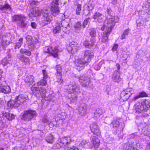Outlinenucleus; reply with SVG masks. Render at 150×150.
Instances as JSON below:
<instances>
[{
	"label": "nucleus",
	"instance_id": "obj_1",
	"mask_svg": "<svg viewBox=\"0 0 150 150\" xmlns=\"http://www.w3.org/2000/svg\"><path fill=\"white\" fill-rule=\"evenodd\" d=\"M94 54L92 50L86 51L84 52L83 58L76 60L75 64L76 66L82 67L88 65L93 57Z\"/></svg>",
	"mask_w": 150,
	"mask_h": 150
},
{
	"label": "nucleus",
	"instance_id": "obj_2",
	"mask_svg": "<svg viewBox=\"0 0 150 150\" xmlns=\"http://www.w3.org/2000/svg\"><path fill=\"white\" fill-rule=\"evenodd\" d=\"M135 110L138 113L146 111L150 108V100L143 99L141 102H137L135 104Z\"/></svg>",
	"mask_w": 150,
	"mask_h": 150
},
{
	"label": "nucleus",
	"instance_id": "obj_3",
	"mask_svg": "<svg viewBox=\"0 0 150 150\" xmlns=\"http://www.w3.org/2000/svg\"><path fill=\"white\" fill-rule=\"evenodd\" d=\"M28 98V96L23 94L19 95L16 98V101L11 100L8 103V106L11 108H16L19 106L21 103H23Z\"/></svg>",
	"mask_w": 150,
	"mask_h": 150
},
{
	"label": "nucleus",
	"instance_id": "obj_4",
	"mask_svg": "<svg viewBox=\"0 0 150 150\" xmlns=\"http://www.w3.org/2000/svg\"><path fill=\"white\" fill-rule=\"evenodd\" d=\"M114 19L113 18L110 19L108 21L106 25L107 32L103 34V36L102 41L105 42L108 41V37L109 33L113 28L115 25V23L114 22Z\"/></svg>",
	"mask_w": 150,
	"mask_h": 150
},
{
	"label": "nucleus",
	"instance_id": "obj_5",
	"mask_svg": "<svg viewBox=\"0 0 150 150\" xmlns=\"http://www.w3.org/2000/svg\"><path fill=\"white\" fill-rule=\"evenodd\" d=\"M35 9L38 16H40L41 14L42 13L43 21L45 24H48L52 20V17L48 13L47 10H45V11L43 13V11L42 9H40L38 8H35Z\"/></svg>",
	"mask_w": 150,
	"mask_h": 150
},
{
	"label": "nucleus",
	"instance_id": "obj_6",
	"mask_svg": "<svg viewBox=\"0 0 150 150\" xmlns=\"http://www.w3.org/2000/svg\"><path fill=\"white\" fill-rule=\"evenodd\" d=\"M37 113L35 111L31 109H29L25 111L22 115L21 119L25 121H30L37 116Z\"/></svg>",
	"mask_w": 150,
	"mask_h": 150
},
{
	"label": "nucleus",
	"instance_id": "obj_7",
	"mask_svg": "<svg viewBox=\"0 0 150 150\" xmlns=\"http://www.w3.org/2000/svg\"><path fill=\"white\" fill-rule=\"evenodd\" d=\"M31 90L35 95L38 97H44L46 92V90L45 88L42 87L36 86L35 85H33Z\"/></svg>",
	"mask_w": 150,
	"mask_h": 150
},
{
	"label": "nucleus",
	"instance_id": "obj_8",
	"mask_svg": "<svg viewBox=\"0 0 150 150\" xmlns=\"http://www.w3.org/2000/svg\"><path fill=\"white\" fill-rule=\"evenodd\" d=\"M20 53L17 55V58L22 62L27 63L29 61V59L25 56L23 54H25L28 56H30L31 54V52L30 50L25 49L21 48L20 50Z\"/></svg>",
	"mask_w": 150,
	"mask_h": 150
},
{
	"label": "nucleus",
	"instance_id": "obj_9",
	"mask_svg": "<svg viewBox=\"0 0 150 150\" xmlns=\"http://www.w3.org/2000/svg\"><path fill=\"white\" fill-rule=\"evenodd\" d=\"M67 90L70 93H79L81 88L77 83L74 81H71L68 85Z\"/></svg>",
	"mask_w": 150,
	"mask_h": 150
},
{
	"label": "nucleus",
	"instance_id": "obj_10",
	"mask_svg": "<svg viewBox=\"0 0 150 150\" xmlns=\"http://www.w3.org/2000/svg\"><path fill=\"white\" fill-rule=\"evenodd\" d=\"M78 78L81 85L83 87H88L91 83L90 79L88 76L82 75H80Z\"/></svg>",
	"mask_w": 150,
	"mask_h": 150
},
{
	"label": "nucleus",
	"instance_id": "obj_11",
	"mask_svg": "<svg viewBox=\"0 0 150 150\" xmlns=\"http://www.w3.org/2000/svg\"><path fill=\"white\" fill-rule=\"evenodd\" d=\"M132 90H125L122 91L120 94L121 98L123 101L127 100L129 98L131 95L132 94Z\"/></svg>",
	"mask_w": 150,
	"mask_h": 150
},
{
	"label": "nucleus",
	"instance_id": "obj_12",
	"mask_svg": "<svg viewBox=\"0 0 150 150\" xmlns=\"http://www.w3.org/2000/svg\"><path fill=\"white\" fill-rule=\"evenodd\" d=\"M91 130L92 133L96 135L100 134L99 127L96 122H94L90 125Z\"/></svg>",
	"mask_w": 150,
	"mask_h": 150
},
{
	"label": "nucleus",
	"instance_id": "obj_13",
	"mask_svg": "<svg viewBox=\"0 0 150 150\" xmlns=\"http://www.w3.org/2000/svg\"><path fill=\"white\" fill-rule=\"evenodd\" d=\"M142 18H140L137 21L136 23L138 27H140L143 25L144 23V21H148L149 20L148 14L147 13L144 15V16H142Z\"/></svg>",
	"mask_w": 150,
	"mask_h": 150
},
{
	"label": "nucleus",
	"instance_id": "obj_14",
	"mask_svg": "<svg viewBox=\"0 0 150 150\" xmlns=\"http://www.w3.org/2000/svg\"><path fill=\"white\" fill-rule=\"evenodd\" d=\"M69 45L70 46H69L67 48L68 51L69 52L71 51L73 53H75L77 51L79 47L78 46V44L76 42H72Z\"/></svg>",
	"mask_w": 150,
	"mask_h": 150
},
{
	"label": "nucleus",
	"instance_id": "obj_15",
	"mask_svg": "<svg viewBox=\"0 0 150 150\" xmlns=\"http://www.w3.org/2000/svg\"><path fill=\"white\" fill-rule=\"evenodd\" d=\"M141 132L144 135L146 136L150 139V126L145 124L142 129Z\"/></svg>",
	"mask_w": 150,
	"mask_h": 150
},
{
	"label": "nucleus",
	"instance_id": "obj_16",
	"mask_svg": "<svg viewBox=\"0 0 150 150\" xmlns=\"http://www.w3.org/2000/svg\"><path fill=\"white\" fill-rule=\"evenodd\" d=\"M138 145L139 144L135 142L129 143L126 144V147L125 148V150H136Z\"/></svg>",
	"mask_w": 150,
	"mask_h": 150
},
{
	"label": "nucleus",
	"instance_id": "obj_17",
	"mask_svg": "<svg viewBox=\"0 0 150 150\" xmlns=\"http://www.w3.org/2000/svg\"><path fill=\"white\" fill-rule=\"evenodd\" d=\"M58 142L62 144V146L63 145H64L65 146H66L67 147L69 146V145L71 144V140L69 137H64L58 140Z\"/></svg>",
	"mask_w": 150,
	"mask_h": 150
},
{
	"label": "nucleus",
	"instance_id": "obj_18",
	"mask_svg": "<svg viewBox=\"0 0 150 150\" xmlns=\"http://www.w3.org/2000/svg\"><path fill=\"white\" fill-rule=\"evenodd\" d=\"M4 82H0V92L6 93L9 92L11 91L10 87L4 85Z\"/></svg>",
	"mask_w": 150,
	"mask_h": 150
},
{
	"label": "nucleus",
	"instance_id": "obj_19",
	"mask_svg": "<svg viewBox=\"0 0 150 150\" xmlns=\"http://www.w3.org/2000/svg\"><path fill=\"white\" fill-rule=\"evenodd\" d=\"M61 25L63 27L62 30L63 32L67 33V32H69L70 29L69 23L64 20L62 21Z\"/></svg>",
	"mask_w": 150,
	"mask_h": 150
},
{
	"label": "nucleus",
	"instance_id": "obj_20",
	"mask_svg": "<svg viewBox=\"0 0 150 150\" xmlns=\"http://www.w3.org/2000/svg\"><path fill=\"white\" fill-rule=\"evenodd\" d=\"M59 7L53 4H51L50 9L53 16H56L59 13Z\"/></svg>",
	"mask_w": 150,
	"mask_h": 150
},
{
	"label": "nucleus",
	"instance_id": "obj_21",
	"mask_svg": "<svg viewBox=\"0 0 150 150\" xmlns=\"http://www.w3.org/2000/svg\"><path fill=\"white\" fill-rule=\"evenodd\" d=\"M96 40L95 39H90V41L86 40L83 43V45L85 47L90 48L93 47L95 43Z\"/></svg>",
	"mask_w": 150,
	"mask_h": 150
},
{
	"label": "nucleus",
	"instance_id": "obj_22",
	"mask_svg": "<svg viewBox=\"0 0 150 150\" xmlns=\"http://www.w3.org/2000/svg\"><path fill=\"white\" fill-rule=\"evenodd\" d=\"M103 16L102 13L96 12L93 16V18L95 20H97L98 22L101 23L103 21L102 17Z\"/></svg>",
	"mask_w": 150,
	"mask_h": 150
},
{
	"label": "nucleus",
	"instance_id": "obj_23",
	"mask_svg": "<svg viewBox=\"0 0 150 150\" xmlns=\"http://www.w3.org/2000/svg\"><path fill=\"white\" fill-rule=\"evenodd\" d=\"M113 81L116 82H118L120 81L121 78L120 77V73L118 71H115L112 77Z\"/></svg>",
	"mask_w": 150,
	"mask_h": 150
},
{
	"label": "nucleus",
	"instance_id": "obj_24",
	"mask_svg": "<svg viewBox=\"0 0 150 150\" xmlns=\"http://www.w3.org/2000/svg\"><path fill=\"white\" fill-rule=\"evenodd\" d=\"M79 112L81 115H84L86 114V105L85 103H82L80 104L79 107Z\"/></svg>",
	"mask_w": 150,
	"mask_h": 150
},
{
	"label": "nucleus",
	"instance_id": "obj_25",
	"mask_svg": "<svg viewBox=\"0 0 150 150\" xmlns=\"http://www.w3.org/2000/svg\"><path fill=\"white\" fill-rule=\"evenodd\" d=\"M34 77L33 75H28L25 78L24 81L25 82L28 83V85H31L34 82Z\"/></svg>",
	"mask_w": 150,
	"mask_h": 150
},
{
	"label": "nucleus",
	"instance_id": "obj_26",
	"mask_svg": "<svg viewBox=\"0 0 150 150\" xmlns=\"http://www.w3.org/2000/svg\"><path fill=\"white\" fill-rule=\"evenodd\" d=\"M26 18L25 16L21 21L18 23V26L23 28H25L27 25L28 22L26 21Z\"/></svg>",
	"mask_w": 150,
	"mask_h": 150
},
{
	"label": "nucleus",
	"instance_id": "obj_27",
	"mask_svg": "<svg viewBox=\"0 0 150 150\" xmlns=\"http://www.w3.org/2000/svg\"><path fill=\"white\" fill-rule=\"evenodd\" d=\"M25 16L22 15H14L12 17V20L14 22H20Z\"/></svg>",
	"mask_w": 150,
	"mask_h": 150
},
{
	"label": "nucleus",
	"instance_id": "obj_28",
	"mask_svg": "<svg viewBox=\"0 0 150 150\" xmlns=\"http://www.w3.org/2000/svg\"><path fill=\"white\" fill-rule=\"evenodd\" d=\"M92 140L94 147L96 148H98L100 142L99 139L97 137L93 136Z\"/></svg>",
	"mask_w": 150,
	"mask_h": 150
},
{
	"label": "nucleus",
	"instance_id": "obj_29",
	"mask_svg": "<svg viewBox=\"0 0 150 150\" xmlns=\"http://www.w3.org/2000/svg\"><path fill=\"white\" fill-rule=\"evenodd\" d=\"M89 33L91 37V39H95L96 40V37L97 36V33L96 30L94 28H91L89 30Z\"/></svg>",
	"mask_w": 150,
	"mask_h": 150
},
{
	"label": "nucleus",
	"instance_id": "obj_30",
	"mask_svg": "<svg viewBox=\"0 0 150 150\" xmlns=\"http://www.w3.org/2000/svg\"><path fill=\"white\" fill-rule=\"evenodd\" d=\"M51 49L52 50H50L49 54H51L54 57L57 58L58 56V49L57 48L54 47H52Z\"/></svg>",
	"mask_w": 150,
	"mask_h": 150
},
{
	"label": "nucleus",
	"instance_id": "obj_31",
	"mask_svg": "<svg viewBox=\"0 0 150 150\" xmlns=\"http://www.w3.org/2000/svg\"><path fill=\"white\" fill-rule=\"evenodd\" d=\"M81 144L84 147L87 148H90L92 146V144L90 143L88 140H83Z\"/></svg>",
	"mask_w": 150,
	"mask_h": 150
},
{
	"label": "nucleus",
	"instance_id": "obj_32",
	"mask_svg": "<svg viewBox=\"0 0 150 150\" xmlns=\"http://www.w3.org/2000/svg\"><path fill=\"white\" fill-rule=\"evenodd\" d=\"M103 113V110L100 108L97 109L94 113L93 117L94 119H96L98 118Z\"/></svg>",
	"mask_w": 150,
	"mask_h": 150
},
{
	"label": "nucleus",
	"instance_id": "obj_33",
	"mask_svg": "<svg viewBox=\"0 0 150 150\" xmlns=\"http://www.w3.org/2000/svg\"><path fill=\"white\" fill-rule=\"evenodd\" d=\"M1 42L2 46L3 49L10 44L9 42L7 40V37H6L4 36L2 38Z\"/></svg>",
	"mask_w": 150,
	"mask_h": 150
},
{
	"label": "nucleus",
	"instance_id": "obj_34",
	"mask_svg": "<svg viewBox=\"0 0 150 150\" xmlns=\"http://www.w3.org/2000/svg\"><path fill=\"white\" fill-rule=\"evenodd\" d=\"M54 138L51 134H49L45 138L46 141L48 143L52 144L54 141Z\"/></svg>",
	"mask_w": 150,
	"mask_h": 150
},
{
	"label": "nucleus",
	"instance_id": "obj_35",
	"mask_svg": "<svg viewBox=\"0 0 150 150\" xmlns=\"http://www.w3.org/2000/svg\"><path fill=\"white\" fill-rule=\"evenodd\" d=\"M94 6V4L93 1L90 0L88 3L87 4V9L89 11L92 10Z\"/></svg>",
	"mask_w": 150,
	"mask_h": 150
},
{
	"label": "nucleus",
	"instance_id": "obj_36",
	"mask_svg": "<svg viewBox=\"0 0 150 150\" xmlns=\"http://www.w3.org/2000/svg\"><path fill=\"white\" fill-rule=\"evenodd\" d=\"M4 116L9 120H12L14 118V116L12 114L5 112L4 114Z\"/></svg>",
	"mask_w": 150,
	"mask_h": 150
},
{
	"label": "nucleus",
	"instance_id": "obj_37",
	"mask_svg": "<svg viewBox=\"0 0 150 150\" xmlns=\"http://www.w3.org/2000/svg\"><path fill=\"white\" fill-rule=\"evenodd\" d=\"M23 38H21L18 40V42H17L15 45V49H19L23 43Z\"/></svg>",
	"mask_w": 150,
	"mask_h": 150
},
{
	"label": "nucleus",
	"instance_id": "obj_38",
	"mask_svg": "<svg viewBox=\"0 0 150 150\" xmlns=\"http://www.w3.org/2000/svg\"><path fill=\"white\" fill-rule=\"evenodd\" d=\"M110 125L113 127H117L119 126V122L117 120H114L110 124Z\"/></svg>",
	"mask_w": 150,
	"mask_h": 150
},
{
	"label": "nucleus",
	"instance_id": "obj_39",
	"mask_svg": "<svg viewBox=\"0 0 150 150\" xmlns=\"http://www.w3.org/2000/svg\"><path fill=\"white\" fill-rule=\"evenodd\" d=\"M11 62V60L8 59L7 57H5L2 60V64L3 66H5L8 64H10Z\"/></svg>",
	"mask_w": 150,
	"mask_h": 150
},
{
	"label": "nucleus",
	"instance_id": "obj_40",
	"mask_svg": "<svg viewBox=\"0 0 150 150\" xmlns=\"http://www.w3.org/2000/svg\"><path fill=\"white\" fill-rule=\"evenodd\" d=\"M47 84V81L44 79H42L38 82L37 85L36 86H38L39 85L45 86Z\"/></svg>",
	"mask_w": 150,
	"mask_h": 150
},
{
	"label": "nucleus",
	"instance_id": "obj_41",
	"mask_svg": "<svg viewBox=\"0 0 150 150\" xmlns=\"http://www.w3.org/2000/svg\"><path fill=\"white\" fill-rule=\"evenodd\" d=\"M11 8L10 6L8 4H5L4 5H0V10L2 11Z\"/></svg>",
	"mask_w": 150,
	"mask_h": 150
},
{
	"label": "nucleus",
	"instance_id": "obj_42",
	"mask_svg": "<svg viewBox=\"0 0 150 150\" xmlns=\"http://www.w3.org/2000/svg\"><path fill=\"white\" fill-rule=\"evenodd\" d=\"M28 16L30 17H35L38 16V15L37 14L36 11H35V9H32L30 10V13L28 14Z\"/></svg>",
	"mask_w": 150,
	"mask_h": 150
},
{
	"label": "nucleus",
	"instance_id": "obj_43",
	"mask_svg": "<svg viewBox=\"0 0 150 150\" xmlns=\"http://www.w3.org/2000/svg\"><path fill=\"white\" fill-rule=\"evenodd\" d=\"M129 29H128L125 30L124 31L122 34L121 35V39L122 40H123L125 38V36L126 35H127L128 34V33L129 32Z\"/></svg>",
	"mask_w": 150,
	"mask_h": 150
},
{
	"label": "nucleus",
	"instance_id": "obj_44",
	"mask_svg": "<svg viewBox=\"0 0 150 150\" xmlns=\"http://www.w3.org/2000/svg\"><path fill=\"white\" fill-rule=\"evenodd\" d=\"M62 78V74H57L56 76L57 82L59 84H61L63 82Z\"/></svg>",
	"mask_w": 150,
	"mask_h": 150
},
{
	"label": "nucleus",
	"instance_id": "obj_45",
	"mask_svg": "<svg viewBox=\"0 0 150 150\" xmlns=\"http://www.w3.org/2000/svg\"><path fill=\"white\" fill-rule=\"evenodd\" d=\"M61 30V26L58 25L53 28V32L54 33H59Z\"/></svg>",
	"mask_w": 150,
	"mask_h": 150
},
{
	"label": "nucleus",
	"instance_id": "obj_46",
	"mask_svg": "<svg viewBox=\"0 0 150 150\" xmlns=\"http://www.w3.org/2000/svg\"><path fill=\"white\" fill-rule=\"evenodd\" d=\"M25 38L26 40V42L28 44H30L31 43L33 42L32 37L29 35H28L25 37Z\"/></svg>",
	"mask_w": 150,
	"mask_h": 150
},
{
	"label": "nucleus",
	"instance_id": "obj_47",
	"mask_svg": "<svg viewBox=\"0 0 150 150\" xmlns=\"http://www.w3.org/2000/svg\"><path fill=\"white\" fill-rule=\"evenodd\" d=\"M55 68L57 71V74H62V68L61 66L59 64L57 65L56 66Z\"/></svg>",
	"mask_w": 150,
	"mask_h": 150
},
{
	"label": "nucleus",
	"instance_id": "obj_48",
	"mask_svg": "<svg viewBox=\"0 0 150 150\" xmlns=\"http://www.w3.org/2000/svg\"><path fill=\"white\" fill-rule=\"evenodd\" d=\"M107 12L109 15L111 17V18H109L107 22H108V20L110 18H113L115 20V18L113 17V12L112 11V10L108 8L107 9ZM114 21H115V20H114ZM114 22H115L114 21Z\"/></svg>",
	"mask_w": 150,
	"mask_h": 150
},
{
	"label": "nucleus",
	"instance_id": "obj_49",
	"mask_svg": "<svg viewBox=\"0 0 150 150\" xmlns=\"http://www.w3.org/2000/svg\"><path fill=\"white\" fill-rule=\"evenodd\" d=\"M90 20L91 18H87L85 20L82 25L83 28H85L86 27V25H87L88 23L90 21Z\"/></svg>",
	"mask_w": 150,
	"mask_h": 150
},
{
	"label": "nucleus",
	"instance_id": "obj_50",
	"mask_svg": "<svg viewBox=\"0 0 150 150\" xmlns=\"http://www.w3.org/2000/svg\"><path fill=\"white\" fill-rule=\"evenodd\" d=\"M28 46L29 49L30 51H32L34 50V49L35 47V46L34 45L33 42H32L30 44H28Z\"/></svg>",
	"mask_w": 150,
	"mask_h": 150
},
{
	"label": "nucleus",
	"instance_id": "obj_51",
	"mask_svg": "<svg viewBox=\"0 0 150 150\" xmlns=\"http://www.w3.org/2000/svg\"><path fill=\"white\" fill-rule=\"evenodd\" d=\"M81 10V5L80 4L77 5L76 9V13L77 15H79L80 13V11Z\"/></svg>",
	"mask_w": 150,
	"mask_h": 150
},
{
	"label": "nucleus",
	"instance_id": "obj_52",
	"mask_svg": "<svg viewBox=\"0 0 150 150\" xmlns=\"http://www.w3.org/2000/svg\"><path fill=\"white\" fill-rule=\"evenodd\" d=\"M65 150H79L78 148L76 147L73 146L72 147L69 146L66 147L65 148Z\"/></svg>",
	"mask_w": 150,
	"mask_h": 150
},
{
	"label": "nucleus",
	"instance_id": "obj_53",
	"mask_svg": "<svg viewBox=\"0 0 150 150\" xmlns=\"http://www.w3.org/2000/svg\"><path fill=\"white\" fill-rule=\"evenodd\" d=\"M30 5L33 6H37L38 4V1H33V0L30 1Z\"/></svg>",
	"mask_w": 150,
	"mask_h": 150
},
{
	"label": "nucleus",
	"instance_id": "obj_54",
	"mask_svg": "<svg viewBox=\"0 0 150 150\" xmlns=\"http://www.w3.org/2000/svg\"><path fill=\"white\" fill-rule=\"evenodd\" d=\"M81 23L80 22H77L75 24L74 27L76 29H80L81 28Z\"/></svg>",
	"mask_w": 150,
	"mask_h": 150
},
{
	"label": "nucleus",
	"instance_id": "obj_55",
	"mask_svg": "<svg viewBox=\"0 0 150 150\" xmlns=\"http://www.w3.org/2000/svg\"><path fill=\"white\" fill-rule=\"evenodd\" d=\"M51 48L52 47H45L44 50V51L45 52L48 53L49 54L50 50L51 51L52 50L51 49Z\"/></svg>",
	"mask_w": 150,
	"mask_h": 150
},
{
	"label": "nucleus",
	"instance_id": "obj_56",
	"mask_svg": "<svg viewBox=\"0 0 150 150\" xmlns=\"http://www.w3.org/2000/svg\"><path fill=\"white\" fill-rule=\"evenodd\" d=\"M42 72L43 74V78L44 79H47L48 77V75L47 72L46 70L45 69H43L42 70Z\"/></svg>",
	"mask_w": 150,
	"mask_h": 150
},
{
	"label": "nucleus",
	"instance_id": "obj_57",
	"mask_svg": "<svg viewBox=\"0 0 150 150\" xmlns=\"http://www.w3.org/2000/svg\"><path fill=\"white\" fill-rule=\"evenodd\" d=\"M140 97H146L148 96L146 93L144 91L140 92L139 94Z\"/></svg>",
	"mask_w": 150,
	"mask_h": 150
},
{
	"label": "nucleus",
	"instance_id": "obj_58",
	"mask_svg": "<svg viewBox=\"0 0 150 150\" xmlns=\"http://www.w3.org/2000/svg\"><path fill=\"white\" fill-rule=\"evenodd\" d=\"M87 9V10H84L83 11V14L84 16H87L90 15V11Z\"/></svg>",
	"mask_w": 150,
	"mask_h": 150
},
{
	"label": "nucleus",
	"instance_id": "obj_59",
	"mask_svg": "<svg viewBox=\"0 0 150 150\" xmlns=\"http://www.w3.org/2000/svg\"><path fill=\"white\" fill-rule=\"evenodd\" d=\"M42 120L44 123L48 124L49 122V120L46 117H43Z\"/></svg>",
	"mask_w": 150,
	"mask_h": 150
},
{
	"label": "nucleus",
	"instance_id": "obj_60",
	"mask_svg": "<svg viewBox=\"0 0 150 150\" xmlns=\"http://www.w3.org/2000/svg\"><path fill=\"white\" fill-rule=\"evenodd\" d=\"M118 47V44H115L113 46V47L112 48V50L113 51H116L117 50V49Z\"/></svg>",
	"mask_w": 150,
	"mask_h": 150
},
{
	"label": "nucleus",
	"instance_id": "obj_61",
	"mask_svg": "<svg viewBox=\"0 0 150 150\" xmlns=\"http://www.w3.org/2000/svg\"><path fill=\"white\" fill-rule=\"evenodd\" d=\"M32 27L33 28H35L36 26V24L35 22H32L31 23Z\"/></svg>",
	"mask_w": 150,
	"mask_h": 150
},
{
	"label": "nucleus",
	"instance_id": "obj_62",
	"mask_svg": "<svg viewBox=\"0 0 150 150\" xmlns=\"http://www.w3.org/2000/svg\"><path fill=\"white\" fill-rule=\"evenodd\" d=\"M140 98V96L139 95L137 96H135L133 98V101H135Z\"/></svg>",
	"mask_w": 150,
	"mask_h": 150
},
{
	"label": "nucleus",
	"instance_id": "obj_63",
	"mask_svg": "<svg viewBox=\"0 0 150 150\" xmlns=\"http://www.w3.org/2000/svg\"><path fill=\"white\" fill-rule=\"evenodd\" d=\"M116 66L118 69L116 71H119V70H120V65L119 64L117 63L116 64Z\"/></svg>",
	"mask_w": 150,
	"mask_h": 150
},
{
	"label": "nucleus",
	"instance_id": "obj_64",
	"mask_svg": "<svg viewBox=\"0 0 150 150\" xmlns=\"http://www.w3.org/2000/svg\"><path fill=\"white\" fill-rule=\"evenodd\" d=\"M56 146L57 147V148L59 149L61 148V146L58 143H57L55 144Z\"/></svg>",
	"mask_w": 150,
	"mask_h": 150
}]
</instances>
